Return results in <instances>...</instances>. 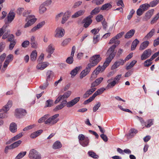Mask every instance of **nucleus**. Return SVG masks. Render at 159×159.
Instances as JSON below:
<instances>
[{
  "label": "nucleus",
  "mask_w": 159,
  "mask_h": 159,
  "mask_svg": "<svg viewBox=\"0 0 159 159\" xmlns=\"http://www.w3.org/2000/svg\"><path fill=\"white\" fill-rule=\"evenodd\" d=\"M102 59V58L99 54L95 55L90 58V63L87 66L85 69L83 70L80 74V78L82 79L90 72L91 68L96 65Z\"/></svg>",
  "instance_id": "nucleus-1"
},
{
  "label": "nucleus",
  "mask_w": 159,
  "mask_h": 159,
  "mask_svg": "<svg viewBox=\"0 0 159 159\" xmlns=\"http://www.w3.org/2000/svg\"><path fill=\"white\" fill-rule=\"evenodd\" d=\"M116 47V45L114 44L109 48L107 52L109 56L106 58V61L103 64L102 71H103L105 69L115 57L116 53V51L115 50Z\"/></svg>",
  "instance_id": "nucleus-2"
},
{
  "label": "nucleus",
  "mask_w": 159,
  "mask_h": 159,
  "mask_svg": "<svg viewBox=\"0 0 159 159\" xmlns=\"http://www.w3.org/2000/svg\"><path fill=\"white\" fill-rule=\"evenodd\" d=\"M80 144L83 147L88 146L89 143V139L88 137H85L83 134H80L78 137Z\"/></svg>",
  "instance_id": "nucleus-3"
},
{
  "label": "nucleus",
  "mask_w": 159,
  "mask_h": 159,
  "mask_svg": "<svg viewBox=\"0 0 159 159\" xmlns=\"http://www.w3.org/2000/svg\"><path fill=\"white\" fill-rule=\"evenodd\" d=\"M59 114H57L48 118L45 121V124L53 125L57 123L59 120L57 118L59 116Z\"/></svg>",
  "instance_id": "nucleus-4"
},
{
  "label": "nucleus",
  "mask_w": 159,
  "mask_h": 159,
  "mask_svg": "<svg viewBox=\"0 0 159 159\" xmlns=\"http://www.w3.org/2000/svg\"><path fill=\"white\" fill-rule=\"evenodd\" d=\"M29 157L30 159H41V154L34 149L30 150L29 154Z\"/></svg>",
  "instance_id": "nucleus-5"
},
{
  "label": "nucleus",
  "mask_w": 159,
  "mask_h": 159,
  "mask_svg": "<svg viewBox=\"0 0 159 159\" xmlns=\"http://www.w3.org/2000/svg\"><path fill=\"white\" fill-rule=\"evenodd\" d=\"M27 114L26 110L21 108L17 109L15 110V115L18 118H22Z\"/></svg>",
  "instance_id": "nucleus-6"
},
{
  "label": "nucleus",
  "mask_w": 159,
  "mask_h": 159,
  "mask_svg": "<svg viewBox=\"0 0 159 159\" xmlns=\"http://www.w3.org/2000/svg\"><path fill=\"white\" fill-rule=\"evenodd\" d=\"M34 16L33 15H29L28 16L26 20V21L27 20H29L24 25V27L25 28L29 27L34 23V22L36 21V18H34Z\"/></svg>",
  "instance_id": "nucleus-7"
},
{
  "label": "nucleus",
  "mask_w": 159,
  "mask_h": 159,
  "mask_svg": "<svg viewBox=\"0 0 159 159\" xmlns=\"http://www.w3.org/2000/svg\"><path fill=\"white\" fill-rule=\"evenodd\" d=\"M154 10H150L147 11L145 14V16L143 17V20L147 21L149 20L153 14Z\"/></svg>",
  "instance_id": "nucleus-8"
},
{
  "label": "nucleus",
  "mask_w": 159,
  "mask_h": 159,
  "mask_svg": "<svg viewBox=\"0 0 159 159\" xmlns=\"http://www.w3.org/2000/svg\"><path fill=\"white\" fill-rule=\"evenodd\" d=\"M92 17V16L89 15L83 20V23H84V27L87 28L91 24L92 22V20L91 18Z\"/></svg>",
  "instance_id": "nucleus-9"
},
{
  "label": "nucleus",
  "mask_w": 159,
  "mask_h": 159,
  "mask_svg": "<svg viewBox=\"0 0 159 159\" xmlns=\"http://www.w3.org/2000/svg\"><path fill=\"white\" fill-rule=\"evenodd\" d=\"M55 36L57 38H61L63 37L65 34V30L61 27L57 28L55 31Z\"/></svg>",
  "instance_id": "nucleus-10"
},
{
  "label": "nucleus",
  "mask_w": 159,
  "mask_h": 159,
  "mask_svg": "<svg viewBox=\"0 0 159 159\" xmlns=\"http://www.w3.org/2000/svg\"><path fill=\"white\" fill-rule=\"evenodd\" d=\"M152 50L150 49H148L145 50L141 56V60H144L148 58L151 55Z\"/></svg>",
  "instance_id": "nucleus-11"
},
{
  "label": "nucleus",
  "mask_w": 159,
  "mask_h": 159,
  "mask_svg": "<svg viewBox=\"0 0 159 159\" xmlns=\"http://www.w3.org/2000/svg\"><path fill=\"white\" fill-rule=\"evenodd\" d=\"M125 61L122 59H119L114 63L111 66V69L112 70L115 69L120 65H123L125 63Z\"/></svg>",
  "instance_id": "nucleus-12"
},
{
  "label": "nucleus",
  "mask_w": 159,
  "mask_h": 159,
  "mask_svg": "<svg viewBox=\"0 0 159 159\" xmlns=\"http://www.w3.org/2000/svg\"><path fill=\"white\" fill-rule=\"evenodd\" d=\"M112 80L113 79L112 78L107 80V83L108 84L106 87L107 89L113 88L116 84L117 82L115 80H113L111 82Z\"/></svg>",
  "instance_id": "nucleus-13"
},
{
  "label": "nucleus",
  "mask_w": 159,
  "mask_h": 159,
  "mask_svg": "<svg viewBox=\"0 0 159 159\" xmlns=\"http://www.w3.org/2000/svg\"><path fill=\"white\" fill-rule=\"evenodd\" d=\"M23 135L22 133H20L15 136L11 138L7 142V144H9L15 141L20 139Z\"/></svg>",
  "instance_id": "nucleus-14"
},
{
  "label": "nucleus",
  "mask_w": 159,
  "mask_h": 159,
  "mask_svg": "<svg viewBox=\"0 0 159 159\" xmlns=\"http://www.w3.org/2000/svg\"><path fill=\"white\" fill-rule=\"evenodd\" d=\"M80 97H77L75 98L71 101L68 102L67 107H71L77 103L80 100Z\"/></svg>",
  "instance_id": "nucleus-15"
},
{
  "label": "nucleus",
  "mask_w": 159,
  "mask_h": 159,
  "mask_svg": "<svg viewBox=\"0 0 159 159\" xmlns=\"http://www.w3.org/2000/svg\"><path fill=\"white\" fill-rule=\"evenodd\" d=\"M12 105V101H9L7 105L4 107L2 109H0V112L2 111L7 112L9 110V108L11 107Z\"/></svg>",
  "instance_id": "nucleus-16"
},
{
  "label": "nucleus",
  "mask_w": 159,
  "mask_h": 159,
  "mask_svg": "<svg viewBox=\"0 0 159 159\" xmlns=\"http://www.w3.org/2000/svg\"><path fill=\"white\" fill-rule=\"evenodd\" d=\"M70 13L69 11L66 12L63 15L61 23L62 24H64L67 20L70 17Z\"/></svg>",
  "instance_id": "nucleus-17"
},
{
  "label": "nucleus",
  "mask_w": 159,
  "mask_h": 159,
  "mask_svg": "<svg viewBox=\"0 0 159 159\" xmlns=\"http://www.w3.org/2000/svg\"><path fill=\"white\" fill-rule=\"evenodd\" d=\"M49 65V63L47 62H44L42 63H39L37 66V69L43 70L46 68Z\"/></svg>",
  "instance_id": "nucleus-18"
},
{
  "label": "nucleus",
  "mask_w": 159,
  "mask_h": 159,
  "mask_svg": "<svg viewBox=\"0 0 159 159\" xmlns=\"http://www.w3.org/2000/svg\"><path fill=\"white\" fill-rule=\"evenodd\" d=\"M95 88H92L87 91L83 95V97L84 98H86L92 94L96 90Z\"/></svg>",
  "instance_id": "nucleus-19"
},
{
  "label": "nucleus",
  "mask_w": 159,
  "mask_h": 159,
  "mask_svg": "<svg viewBox=\"0 0 159 159\" xmlns=\"http://www.w3.org/2000/svg\"><path fill=\"white\" fill-rule=\"evenodd\" d=\"M9 129L12 133H15L16 132L17 127L16 124L14 122L11 123L10 125Z\"/></svg>",
  "instance_id": "nucleus-20"
},
{
  "label": "nucleus",
  "mask_w": 159,
  "mask_h": 159,
  "mask_svg": "<svg viewBox=\"0 0 159 159\" xmlns=\"http://www.w3.org/2000/svg\"><path fill=\"white\" fill-rule=\"evenodd\" d=\"M45 22L44 21H42L38 24L37 25L34 27L31 30V32H34L36 31L37 30L41 28L45 24Z\"/></svg>",
  "instance_id": "nucleus-21"
},
{
  "label": "nucleus",
  "mask_w": 159,
  "mask_h": 159,
  "mask_svg": "<svg viewBox=\"0 0 159 159\" xmlns=\"http://www.w3.org/2000/svg\"><path fill=\"white\" fill-rule=\"evenodd\" d=\"M138 132L137 130L134 129H131L129 131V133L126 135L129 138L133 137Z\"/></svg>",
  "instance_id": "nucleus-22"
},
{
  "label": "nucleus",
  "mask_w": 159,
  "mask_h": 159,
  "mask_svg": "<svg viewBox=\"0 0 159 159\" xmlns=\"http://www.w3.org/2000/svg\"><path fill=\"white\" fill-rule=\"evenodd\" d=\"M135 32L134 30H131L126 33L125 36V39H129L132 37L134 35Z\"/></svg>",
  "instance_id": "nucleus-23"
},
{
  "label": "nucleus",
  "mask_w": 159,
  "mask_h": 159,
  "mask_svg": "<svg viewBox=\"0 0 159 159\" xmlns=\"http://www.w3.org/2000/svg\"><path fill=\"white\" fill-rule=\"evenodd\" d=\"M47 79L46 81L51 80L54 76L53 72L51 70H48L46 73Z\"/></svg>",
  "instance_id": "nucleus-24"
},
{
  "label": "nucleus",
  "mask_w": 159,
  "mask_h": 159,
  "mask_svg": "<svg viewBox=\"0 0 159 159\" xmlns=\"http://www.w3.org/2000/svg\"><path fill=\"white\" fill-rule=\"evenodd\" d=\"M155 32V29H152L151 30L150 32H149L147 35L145 37L144 39L145 40H148L151 38L152 36L154 35Z\"/></svg>",
  "instance_id": "nucleus-25"
},
{
  "label": "nucleus",
  "mask_w": 159,
  "mask_h": 159,
  "mask_svg": "<svg viewBox=\"0 0 159 159\" xmlns=\"http://www.w3.org/2000/svg\"><path fill=\"white\" fill-rule=\"evenodd\" d=\"M37 56V53L36 50L33 51L30 55V59L32 61L36 60Z\"/></svg>",
  "instance_id": "nucleus-26"
},
{
  "label": "nucleus",
  "mask_w": 159,
  "mask_h": 159,
  "mask_svg": "<svg viewBox=\"0 0 159 159\" xmlns=\"http://www.w3.org/2000/svg\"><path fill=\"white\" fill-rule=\"evenodd\" d=\"M149 44V42L148 41H146L142 43L140 45L139 50H143L148 46Z\"/></svg>",
  "instance_id": "nucleus-27"
},
{
  "label": "nucleus",
  "mask_w": 159,
  "mask_h": 159,
  "mask_svg": "<svg viewBox=\"0 0 159 159\" xmlns=\"http://www.w3.org/2000/svg\"><path fill=\"white\" fill-rule=\"evenodd\" d=\"M43 132V130L40 129L32 133L30 137L33 139L34 138L40 135Z\"/></svg>",
  "instance_id": "nucleus-28"
},
{
  "label": "nucleus",
  "mask_w": 159,
  "mask_h": 159,
  "mask_svg": "<svg viewBox=\"0 0 159 159\" xmlns=\"http://www.w3.org/2000/svg\"><path fill=\"white\" fill-rule=\"evenodd\" d=\"M85 12L84 10H80L76 12H75L74 15H72V18H76L83 15Z\"/></svg>",
  "instance_id": "nucleus-29"
},
{
  "label": "nucleus",
  "mask_w": 159,
  "mask_h": 159,
  "mask_svg": "<svg viewBox=\"0 0 159 159\" xmlns=\"http://www.w3.org/2000/svg\"><path fill=\"white\" fill-rule=\"evenodd\" d=\"M15 17V14L13 12H10L8 14L7 18V20L10 22H11Z\"/></svg>",
  "instance_id": "nucleus-30"
},
{
  "label": "nucleus",
  "mask_w": 159,
  "mask_h": 159,
  "mask_svg": "<svg viewBox=\"0 0 159 159\" xmlns=\"http://www.w3.org/2000/svg\"><path fill=\"white\" fill-rule=\"evenodd\" d=\"M62 145L61 142L58 141H56L52 145L53 149H59L61 147Z\"/></svg>",
  "instance_id": "nucleus-31"
},
{
  "label": "nucleus",
  "mask_w": 159,
  "mask_h": 159,
  "mask_svg": "<svg viewBox=\"0 0 159 159\" xmlns=\"http://www.w3.org/2000/svg\"><path fill=\"white\" fill-rule=\"evenodd\" d=\"M106 89H107L106 88H101L98 89L93 95L95 97L96 96L102 93Z\"/></svg>",
  "instance_id": "nucleus-32"
},
{
  "label": "nucleus",
  "mask_w": 159,
  "mask_h": 159,
  "mask_svg": "<svg viewBox=\"0 0 159 159\" xmlns=\"http://www.w3.org/2000/svg\"><path fill=\"white\" fill-rule=\"evenodd\" d=\"M139 43V41L137 39H135L132 43L131 46V50L132 51L134 50Z\"/></svg>",
  "instance_id": "nucleus-33"
},
{
  "label": "nucleus",
  "mask_w": 159,
  "mask_h": 159,
  "mask_svg": "<svg viewBox=\"0 0 159 159\" xmlns=\"http://www.w3.org/2000/svg\"><path fill=\"white\" fill-rule=\"evenodd\" d=\"M21 143L22 141L21 140H18L11 144L10 145L12 149L15 148L19 146L21 144Z\"/></svg>",
  "instance_id": "nucleus-34"
},
{
  "label": "nucleus",
  "mask_w": 159,
  "mask_h": 159,
  "mask_svg": "<svg viewBox=\"0 0 159 159\" xmlns=\"http://www.w3.org/2000/svg\"><path fill=\"white\" fill-rule=\"evenodd\" d=\"M99 72L97 70L95 69L91 75V77L90 78V80L92 81L95 79L97 77V75L99 74Z\"/></svg>",
  "instance_id": "nucleus-35"
},
{
  "label": "nucleus",
  "mask_w": 159,
  "mask_h": 159,
  "mask_svg": "<svg viewBox=\"0 0 159 159\" xmlns=\"http://www.w3.org/2000/svg\"><path fill=\"white\" fill-rule=\"evenodd\" d=\"M80 66L76 67L70 72V74L72 76H75L77 73L78 71L80 70Z\"/></svg>",
  "instance_id": "nucleus-36"
},
{
  "label": "nucleus",
  "mask_w": 159,
  "mask_h": 159,
  "mask_svg": "<svg viewBox=\"0 0 159 159\" xmlns=\"http://www.w3.org/2000/svg\"><path fill=\"white\" fill-rule=\"evenodd\" d=\"M55 50L54 47L52 44H50L46 49V51L49 53L52 54Z\"/></svg>",
  "instance_id": "nucleus-37"
},
{
  "label": "nucleus",
  "mask_w": 159,
  "mask_h": 159,
  "mask_svg": "<svg viewBox=\"0 0 159 159\" xmlns=\"http://www.w3.org/2000/svg\"><path fill=\"white\" fill-rule=\"evenodd\" d=\"M101 9L99 7H97L95 8L91 12V15L92 16L97 14L100 12Z\"/></svg>",
  "instance_id": "nucleus-38"
},
{
  "label": "nucleus",
  "mask_w": 159,
  "mask_h": 159,
  "mask_svg": "<svg viewBox=\"0 0 159 159\" xmlns=\"http://www.w3.org/2000/svg\"><path fill=\"white\" fill-rule=\"evenodd\" d=\"M159 18V12L154 16V17L152 18V20H151L150 22L151 24L153 25L156 23Z\"/></svg>",
  "instance_id": "nucleus-39"
},
{
  "label": "nucleus",
  "mask_w": 159,
  "mask_h": 159,
  "mask_svg": "<svg viewBox=\"0 0 159 159\" xmlns=\"http://www.w3.org/2000/svg\"><path fill=\"white\" fill-rule=\"evenodd\" d=\"M153 59H154L152 57H151L150 59L144 62V66L146 67L149 66L152 64V62H151V61Z\"/></svg>",
  "instance_id": "nucleus-40"
},
{
  "label": "nucleus",
  "mask_w": 159,
  "mask_h": 159,
  "mask_svg": "<svg viewBox=\"0 0 159 159\" xmlns=\"http://www.w3.org/2000/svg\"><path fill=\"white\" fill-rule=\"evenodd\" d=\"M112 7L111 5L109 3H107L103 5L101 9L102 10H108Z\"/></svg>",
  "instance_id": "nucleus-41"
},
{
  "label": "nucleus",
  "mask_w": 159,
  "mask_h": 159,
  "mask_svg": "<svg viewBox=\"0 0 159 159\" xmlns=\"http://www.w3.org/2000/svg\"><path fill=\"white\" fill-rule=\"evenodd\" d=\"M49 115V114H46L44 115L43 117L40 118L38 121V122L39 123H41L43 122H45V121H46V119H47L48 118Z\"/></svg>",
  "instance_id": "nucleus-42"
},
{
  "label": "nucleus",
  "mask_w": 159,
  "mask_h": 159,
  "mask_svg": "<svg viewBox=\"0 0 159 159\" xmlns=\"http://www.w3.org/2000/svg\"><path fill=\"white\" fill-rule=\"evenodd\" d=\"M137 61L136 60H134L131 61L130 64L126 66V69L127 70H129L132 68L136 63Z\"/></svg>",
  "instance_id": "nucleus-43"
},
{
  "label": "nucleus",
  "mask_w": 159,
  "mask_h": 159,
  "mask_svg": "<svg viewBox=\"0 0 159 159\" xmlns=\"http://www.w3.org/2000/svg\"><path fill=\"white\" fill-rule=\"evenodd\" d=\"M45 107H50L53 104V101L52 100H48L46 102Z\"/></svg>",
  "instance_id": "nucleus-44"
},
{
  "label": "nucleus",
  "mask_w": 159,
  "mask_h": 159,
  "mask_svg": "<svg viewBox=\"0 0 159 159\" xmlns=\"http://www.w3.org/2000/svg\"><path fill=\"white\" fill-rule=\"evenodd\" d=\"M88 154L89 156L95 159H98L99 157V156L97 155L95 153L92 151H89Z\"/></svg>",
  "instance_id": "nucleus-45"
},
{
  "label": "nucleus",
  "mask_w": 159,
  "mask_h": 159,
  "mask_svg": "<svg viewBox=\"0 0 159 159\" xmlns=\"http://www.w3.org/2000/svg\"><path fill=\"white\" fill-rule=\"evenodd\" d=\"M150 7L149 4L148 3H145L141 5L140 6V7L144 11L148 9Z\"/></svg>",
  "instance_id": "nucleus-46"
},
{
  "label": "nucleus",
  "mask_w": 159,
  "mask_h": 159,
  "mask_svg": "<svg viewBox=\"0 0 159 159\" xmlns=\"http://www.w3.org/2000/svg\"><path fill=\"white\" fill-rule=\"evenodd\" d=\"M26 152L25 151L21 152L19 153L17 156L16 157L15 159H20L21 158L26 155Z\"/></svg>",
  "instance_id": "nucleus-47"
},
{
  "label": "nucleus",
  "mask_w": 159,
  "mask_h": 159,
  "mask_svg": "<svg viewBox=\"0 0 159 159\" xmlns=\"http://www.w3.org/2000/svg\"><path fill=\"white\" fill-rule=\"evenodd\" d=\"M71 93V92L70 91L65 92L63 95H62L63 98V99H65L68 98L70 95Z\"/></svg>",
  "instance_id": "nucleus-48"
},
{
  "label": "nucleus",
  "mask_w": 159,
  "mask_h": 159,
  "mask_svg": "<svg viewBox=\"0 0 159 159\" xmlns=\"http://www.w3.org/2000/svg\"><path fill=\"white\" fill-rule=\"evenodd\" d=\"M95 98V97L93 96V95L92 96L90 97L89 98L85 101L83 103V104L84 105H86L88 104L89 103L93 101Z\"/></svg>",
  "instance_id": "nucleus-49"
},
{
  "label": "nucleus",
  "mask_w": 159,
  "mask_h": 159,
  "mask_svg": "<svg viewBox=\"0 0 159 159\" xmlns=\"http://www.w3.org/2000/svg\"><path fill=\"white\" fill-rule=\"evenodd\" d=\"M159 2V0H155L151 1L149 3L150 7H154Z\"/></svg>",
  "instance_id": "nucleus-50"
},
{
  "label": "nucleus",
  "mask_w": 159,
  "mask_h": 159,
  "mask_svg": "<svg viewBox=\"0 0 159 159\" xmlns=\"http://www.w3.org/2000/svg\"><path fill=\"white\" fill-rule=\"evenodd\" d=\"M46 10V8L43 4H42L39 7V12L40 13H43Z\"/></svg>",
  "instance_id": "nucleus-51"
},
{
  "label": "nucleus",
  "mask_w": 159,
  "mask_h": 159,
  "mask_svg": "<svg viewBox=\"0 0 159 159\" xmlns=\"http://www.w3.org/2000/svg\"><path fill=\"white\" fill-rule=\"evenodd\" d=\"M74 59L72 56L68 57L66 60V62L70 64H72L73 62Z\"/></svg>",
  "instance_id": "nucleus-52"
},
{
  "label": "nucleus",
  "mask_w": 159,
  "mask_h": 159,
  "mask_svg": "<svg viewBox=\"0 0 159 159\" xmlns=\"http://www.w3.org/2000/svg\"><path fill=\"white\" fill-rule=\"evenodd\" d=\"M71 41V39L68 38L65 39L61 43V45L62 46H65L66 45Z\"/></svg>",
  "instance_id": "nucleus-53"
},
{
  "label": "nucleus",
  "mask_w": 159,
  "mask_h": 159,
  "mask_svg": "<svg viewBox=\"0 0 159 159\" xmlns=\"http://www.w3.org/2000/svg\"><path fill=\"white\" fill-rule=\"evenodd\" d=\"M101 105V103L99 102H98L94 107L93 108V111L94 112H96L98 109Z\"/></svg>",
  "instance_id": "nucleus-54"
},
{
  "label": "nucleus",
  "mask_w": 159,
  "mask_h": 159,
  "mask_svg": "<svg viewBox=\"0 0 159 159\" xmlns=\"http://www.w3.org/2000/svg\"><path fill=\"white\" fill-rule=\"evenodd\" d=\"M30 42L28 40H25L21 44V46L23 48H27L30 44Z\"/></svg>",
  "instance_id": "nucleus-55"
},
{
  "label": "nucleus",
  "mask_w": 159,
  "mask_h": 159,
  "mask_svg": "<svg viewBox=\"0 0 159 159\" xmlns=\"http://www.w3.org/2000/svg\"><path fill=\"white\" fill-rule=\"evenodd\" d=\"M135 12L134 11L133 9H132L130 11L129 14L127 16V19L129 20L133 16Z\"/></svg>",
  "instance_id": "nucleus-56"
},
{
  "label": "nucleus",
  "mask_w": 159,
  "mask_h": 159,
  "mask_svg": "<svg viewBox=\"0 0 159 159\" xmlns=\"http://www.w3.org/2000/svg\"><path fill=\"white\" fill-rule=\"evenodd\" d=\"M144 11L140 8H139L137 10L136 13L137 15L139 16H141Z\"/></svg>",
  "instance_id": "nucleus-57"
},
{
  "label": "nucleus",
  "mask_w": 159,
  "mask_h": 159,
  "mask_svg": "<svg viewBox=\"0 0 159 159\" xmlns=\"http://www.w3.org/2000/svg\"><path fill=\"white\" fill-rule=\"evenodd\" d=\"M103 17L102 15H99L96 16V19L98 22H99L102 20Z\"/></svg>",
  "instance_id": "nucleus-58"
},
{
  "label": "nucleus",
  "mask_w": 159,
  "mask_h": 159,
  "mask_svg": "<svg viewBox=\"0 0 159 159\" xmlns=\"http://www.w3.org/2000/svg\"><path fill=\"white\" fill-rule=\"evenodd\" d=\"M102 25L103 29L105 30H106L107 27V23L105 19H104V20L102 22Z\"/></svg>",
  "instance_id": "nucleus-59"
},
{
  "label": "nucleus",
  "mask_w": 159,
  "mask_h": 159,
  "mask_svg": "<svg viewBox=\"0 0 159 159\" xmlns=\"http://www.w3.org/2000/svg\"><path fill=\"white\" fill-rule=\"evenodd\" d=\"M7 27V26H3L2 29H0V37L3 34L4 32L6 31L5 29Z\"/></svg>",
  "instance_id": "nucleus-60"
},
{
  "label": "nucleus",
  "mask_w": 159,
  "mask_h": 159,
  "mask_svg": "<svg viewBox=\"0 0 159 159\" xmlns=\"http://www.w3.org/2000/svg\"><path fill=\"white\" fill-rule=\"evenodd\" d=\"M14 36L12 34H10L8 37V40L9 42H11L13 41H16L14 39Z\"/></svg>",
  "instance_id": "nucleus-61"
},
{
  "label": "nucleus",
  "mask_w": 159,
  "mask_h": 159,
  "mask_svg": "<svg viewBox=\"0 0 159 159\" xmlns=\"http://www.w3.org/2000/svg\"><path fill=\"white\" fill-rule=\"evenodd\" d=\"M100 137L104 142H106L108 141V139L107 136L104 134H101Z\"/></svg>",
  "instance_id": "nucleus-62"
},
{
  "label": "nucleus",
  "mask_w": 159,
  "mask_h": 159,
  "mask_svg": "<svg viewBox=\"0 0 159 159\" xmlns=\"http://www.w3.org/2000/svg\"><path fill=\"white\" fill-rule=\"evenodd\" d=\"M16 43V41H13L11 42H10L9 45V49L10 50H12L13 49Z\"/></svg>",
  "instance_id": "nucleus-63"
},
{
  "label": "nucleus",
  "mask_w": 159,
  "mask_h": 159,
  "mask_svg": "<svg viewBox=\"0 0 159 159\" xmlns=\"http://www.w3.org/2000/svg\"><path fill=\"white\" fill-rule=\"evenodd\" d=\"M159 44V37L156 39H155L154 41L153 46L154 47L158 45Z\"/></svg>",
  "instance_id": "nucleus-64"
}]
</instances>
